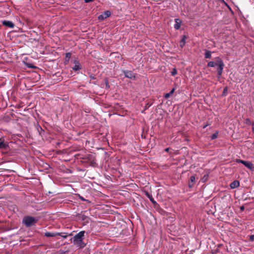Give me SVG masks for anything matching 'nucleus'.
Masks as SVG:
<instances>
[{
    "label": "nucleus",
    "mask_w": 254,
    "mask_h": 254,
    "mask_svg": "<svg viewBox=\"0 0 254 254\" xmlns=\"http://www.w3.org/2000/svg\"><path fill=\"white\" fill-rule=\"evenodd\" d=\"M84 231L79 232L71 239L70 240L71 243H73V244L77 247L80 248H84L85 246V244L83 241V238L84 236Z\"/></svg>",
    "instance_id": "obj_1"
},
{
    "label": "nucleus",
    "mask_w": 254,
    "mask_h": 254,
    "mask_svg": "<svg viewBox=\"0 0 254 254\" xmlns=\"http://www.w3.org/2000/svg\"><path fill=\"white\" fill-rule=\"evenodd\" d=\"M37 220L33 217L26 216L23 219V223L27 227H31L37 222Z\"/></svg>",
    "instance_id": "obj_2"
},
{
    "label": "nucleus",
    "mask_w": 254,
    "mask_h": 254,
    "mask_svg": "<svg viewBox=\"0 0 254 254\" xmlns=\"http://www.w3.org/2000/svg\"><path fill=\"white\" fill-rule=\"evenodd\" d=\"M217 65L218 66L217 68L218 78L220 79L222 73L223 67L224 66L223 61L221 60L217 62Z\"/></svg>",
    "instance_id": "obj_3"
},
{
    "label": "nucleus",
    "mask_w": 254,
    "mask_h": 254,
    "mask_svg": "<svg viewBox=\"0 0 254 254\" xmlns=\"http://www.w3.org/2000/svg\"><path fill=\"white\" fill-rule=\"evenodd\" d=\"M239 163L243 164L245 167L251 171H254V165L250 161H244L239 159Z\"/></svg>",
    "instance_id": "obj_4"
},
{
    "label": "nucleus",
    "mask_w": 254,
    "mask_h": 254,
    "mask_svg": "<svg viewBox=\"0 0 254 254\" xmlns=\"http://www.w3.org/2000/svg\"><path fill=\"white\" fill-rule=\"evenodd\" d=\"M123 72L124 73L125 76L128 78L135 79L136 78V74L132 72L131 71L124 70Z\"/></svg>",
    "instance_id": "obj_5"
},
{
    "label": "nucleus",
    "mask_w": 254,
    "mask_h": 254,
    "mask_svg": "<svg viewBox=\"0 0 254 254\" xmlns=\"http://www.w3.org/2000/svg\"><path fill=\"white\" fill-rule=\"evenodd\" d=\"M88 159L90 162V165L93 167L97 166L95 157L94 154H89L87 157Z\"/></svg>",
    "instance_id": "obj_6"
},
{
    "label": "nucleus",
    "mask_w": 254,
    "mask_h": 254,
    "mask_svg": "<svg viewBox=\"0 0 254 254\" xmlns=\"http://www.w3.org/2000/svg\"><path fill=\"white\" fill-rule=\"evenodd\" d=\"M111 15V12L109 10L105 11L103 13L100 15L98 17V20L102 21L105 19L109 17Z\"/></svg>",
    "instance_id": "obj_7"
},
{
    "label": "nucleus",
    "mask_w": 254,
    "mask_h": 254,
    "mask_svg": "<svg viewBox=\"0 0 254 254\" xmlns=\"http://www.w3.org/2000/svg\"><path fill=\"white\" fill-rule=\"evenodd\" d=\"M58 235H61V233L50 232H47L45 233V236L47 237H54Z\"/></svg>",
    "instance_id": "obj_8"
},
{
    "label": "nucleus",
    "mask_w": 254,
    "mask_h": 254,
    "mask_svg": "<svg viewBox=\"0 0 254 254\" xmlns=\"http://www.w3.org/2000/svg\"><path fill=\"white\" fill-rule=\"evenodd\" d=\"M2 23L4 26L11 28H13L14 26V24L10 21L3 20Z\"/></svg>",
    "instance_id": "obj_9"
},
{
    "label": "nucleus",
    "mask_w": 254,
    "mask_h": 254,
    "mask_svg": "<svg viewBox=\"0 0 254 254\" xmlns=\"http://www.w3.org/2000/svg\"><path fill=\"white\" fill-rule=\"evenodd\" d=\"M75 65L72 67V69L74 71H77L81 69V66L78 61L74 62Z\"/></svg>",
    "instance_id": "obj_10"
},
{
    "label": "nucleus",
    "mask_w": 254,
    "mask_h": 254,
    "mask_svg": "<svg viewBox=\"0 0 254 254\" xmlns=\"http://www.w3.org/2000/svg\"><path fill=\"white\" fill-rule=\"evenodd\" d=\"M182 21L179 18L175 19V24L174 25V28L176 30L180 29Z\"/></svg>",
    "instance_id": "obj_11"
},
{
    "label": "nucleus",
    "mask_w": 254,
    "mask_h": 254,
    "mask_svg": "<svg viewBox=\"0 0 254 254\" xmlns=\"http://www.w3.org/2000/svg\"><path fill=\"white\" fill-rule=\"evenodd\" d=\"M195 182V177L194 176H191L190 178V182H189V187L191 188L193 187L194 184Z\"/></svg>",
    "instance_id": "obj_12"
},
{
    "label": "nucleus",
    "mask_w": 254,
    "mask_h": 254,
    "mask_svg": "<svg viewBox=\"0 0 254 254\" xmlns=\"http://www.w3.org/2000/svg\"><path fill=\"white\" fill-rule=\"evenodd\" d=\"M230 186L231 189H235L238 187V181L236 180L234 181L233 182L231 183Z\"/></svg>",
    "instance_id": "obj_13"
},
{
    "label": "nucleus",
    "mask_w": 254,
    "mask_h": 254,
    "mask_svg": "<svg viewBox=\"0 0 254 254\" xmlns=\"http://www.w3.org/2000/svg\"><path fill=\"white\" fill-rule=\"evenodd\" d=\"M187 39V37L186 35H184L183 36V38L180 42V46L182 48H183L184 46L185 43H186V40Z\"/></svg>",
    "instance_id": "obj_14"
},
{
    "label": "nucleus",
    "mask_w": 254,
    "mask_h": 254,
    "mask_svg": "<svg viewBox=\"0 0 254 254\" xmlns=\"http://www.w3.org/2000/svg\"><path fill=\"white\" fill-rule=\"evenodd\" d=\"M175 92V88H173L169 93H166L164 95V98L167 99L169 98Z\"/></svg>",
    "instance_id": "obj_15"
},
{
    "label": "nucleus",
    "mask_w": 254,
    "mask_h": 254,
    "mask_svg": "<svg viewBox=\"0 0 254 254\" xmlns=\"http://www.w3.org/2000/svg\"><path fill=\"white\" fill-rule=\"evenodd\" d=\"M204 56L206 59H210L211 57V52L206 50Z\"/></svg>",
    "instance_id": "obj_16"
},
{
    "label": "nucleus",
    "mask_w": 254,
    "mask_h": 254,
    "mask_svg": "<svg viewBox=\"0 0 254 254\" xmlns=\"http://www.w3.org/2000/svg\"><path fill=\"white\" fill-rule=\"evenodd\" d=\"M147 195L148 197L149 198L151 202L153 203L154 204H157V203L156 201L154 199V198L152 197V195L149 194L148 193H147Z\"/></svg>",
    "instance_id": "obj_17"
},
{
    "label": "nucleus",
    "mask_w": 254,
    "mask_h": 254,
    "mask_svg": "<svg viewBox=\"0 0 254 254\" xmlns=\"http://www.w3.org/2000/svg\"><path fill=\"white\" fill-rule=\"evenodd\" d=\"M71 54L70 53H67L65 55V62L68 63L70 58H71Z\"/></svg>",
    "instance_id": "obj_18"
},
{
    "label": "nucleus",
    "mask_w": 254,
    "mask_h": 254,
    "mask_svg": "<svg viewBox=\"0 0 254 254\" xmlns=\"http://www.w3.org/2000/svg\"><path fill=\"white\" fill-rule=\"evenodd\" d=\"M216 65H217V63H216L214 62H209L208 64H207V65L209 67H214Z\"/></svg>",
    "instance_id": "obj_19"
},
{
    "label": "nucleus",
    "mask_w": 254,
    "mask_h": 254,
    "mask_svg": "<svg viewBox=\"0 0 254 254\" xmlns=\"http://www.w3.org/2000/svg\"><path fill=\"white\" fill-rule=\"evenodd\" d=\"M219 134V131H216L214 133H213L211 136V139H214L215 138H216L217 137H218V135Z\"/></svg>",
    "instance_id": "obj_20"
},
{
    "label": "nucleus",
    "mask_w": 254,
    "mask_h": 254,
    "mask_svg": "<svg viewBox=\"0 0 254 254\" xmlns=\"http://www.w3.org/2000/svg\"><path fill=\"white\" fill-rule=\"evenodd\" d=\"M38 131L39 132V134L41 135H42L43 133H44V130L41 127H37Z\"/></svg>",
    "instance_id": "obj_21"
},
{
    "label": "nucleus",
    "mask_w": 254,
    "mask_h": 254,
    "mask_svg": "<svg viewBox=\"0 0 254 254\" xmlns=\"http://www.w3.org/2000/svg\"><path fill=\"white\" fill-rule=\"evenodd\" d=\"M208 179V174H206L203 176L202 178V181L203 182H206Z\"/></svg>",
    "instance_id": "obj_22"
},
{
    "label": "nucleus",
    "mask_w": 254,
    "mask_h": 254,
    "mask_svg": "<svg viewBox=\"0 0 254 254\" xmlns=\"http://www.w3.org/2000/svg\"><path fill=\"white\" fill-rule=\"evenodd\" d=\"M178 72L177 69L176 68H174L171 71V75L172 76H175L177 74Z\"/></svg>",
    "instance_id": "obj_23"
},
{
    "label": "nucleus",
    "mask_w": 254,
    "mask_h": 254,
    "mask_svg": "<svg viewBox=\"0 0 254 254\" xmlns=\"http://www.w3.org/2000/svg\"><path fill=\"white\" fill-rule=\"evenodd\" d=\"M8 146V144H0V148H6Z\"/></svg>",
    "instance_id": "obj_24"
},
{
    "label": "nucleus",
    "mask_w": 254,
    "mask_h": 254,
    "mask_svg": "<svg viewBox=\"0 0 254 254\" xmlns=\"http://www.w3.org/2000/svg\"><path fill=\"white\" fill-rule=\"evenodd\" d=\"M79 217L82 220H85L87 218V217L85 215H81V216Z\"/></svg>",
    "instance_id": "obj_25"
},
{
    "label": "nucleus",
    "mask_w": 254,
    "mask_h": 254,
    "mask_svg": "<svg viewBox=\"0 0 254 254\" xmlns=\"http://www.w3.org/2000/svg\"><path fill=\"white\" fill-rule=\"evenodd\" d=\"M250 240L252 242L254 241V235L250 236Z\"/></svg>",
    "instance_id": "obj_26"
},
{
    "label": "nucleus",
    "mask_w": 254,
    "mask_h": 254,
    "mask_svg": "<svg viewBox=\"0 0 254 254\" xmlns=\"http://www.w3.org/2000/svg\"><path fill=\"white\" fill-rule=\"evenodd\" d=\"M106 86L107 88H109L110 87L109 83L108 80L106 81Z\"/></svg>",
    "instance_id": "obj_27"
},
{
    "label": "nucleus",
    "mask_w": 254,
    "mask_h": 254,
    "mask_svg": "<svg viewBox=\"0 0 254 254\" xmlns=\"http://www.w3.org/2000/svg\"><path fill=\"white\" fill-rule=\"evenodd\" d=\"M61 233V235H60L61 237H63L64 239H66L67 237V235H63L62 233Z\"/></svg>",
    "instance_id": "obj_28"
},
{
    "label": "nucleus",
    "mask_w": 254,
    "mask_h": 254,
    "mask_svg": "<svg viewBox=\"0 0 254 254\" xmlns=\"http://www.w3.org/2000/svg\"><path fill=\"white\" fill-rule=\"evenodd\" d=\"M85 3H89L93 1L94 0H84Z\"/></svg>",
    "instance_id": "obj_29"
},
{
    "label": "nucleus",
    "mask_w": 254,
    "mask_h": 254,
    "mask_svg": "<svg viewBox=\"0 0 254 254\" xmlns=\"http://www.w3.org/2000/svg\"><path fill=\"white\" fill-rule=\"evenodd\" d=\"M240 208L241 210L243 211V210H244V209H245V207H244V206H241L240 207Z\"/></svg>",
    "instance_id": "obj_30"
},
{
    "label": "nucleus",
    "mask_w": 254,
    "mask_h": 254,
    "mask_svg": "<svg viewBox=\"0 0 254 254\" xmlns=\"http://www.w3.org/2000/svg\"><path fill=\"white\" fill-rule=\"evenodd\" d=\"M4 139L2 138H0V143H3L4 142Z\"/></svg>",
    "instance_id": "obj_31"
},
{
    "label": "nucleus",
    "mask_w": 254,
    "mask_h": 254,
    "mask_svg": "<svg viewBox=\"0 0 254 254\" xmlns=\"http://www.w3.org/2000/svg\"><path fill=\"white\" fill-rule=\"evenodd\" d=\"M252 130L254 132V123L252 124Z\"/></svg>",
    "instance_id": "obj_32"
},
{
    "label": "nucleus",
    "mask_w": 254,
    "mask_h": 254,
    "mask_svg": "<svg viewBox=\"0 0 254 254\" xmlns=\"http://www.w3.org/2000/svg\"><path fill=\"white\" fill-rule=\"evenodd\" d=\"M91 78L92 79H95V77L94 76H90Z\"/></svg>",
    "instance_id": "obj_33"
},
{
    "label": "nucleus",
    "mask_w": 254,
    "mask_h": 254,
    "mask_svg": "<svg viewBox=\"0 0 254 254\" xmlns=\"http://www.w3.org/2000/svg\"><path fill=\"white\" fill-rule=\"evenodd\" d=\"M207 126H208V125H206L204 126L203 128H205Z\"/></svg>",
    "instance_id": "obj_34"
},
{
    "label": "nucleus",
    "mask_w": 254,
    "mask_h": 254,
    "mask_svg": "<svg viewBox=\"0 0 254 254\" xmlns=\"http://www.w3.org/2000/svg\"><path fill=\"white\" fill-rule=\"evenodd\" d=\"M169 148H166V149H165V151H167V152H168V151H169Z\"/></svg>",
    "instance_id": "obj_35"
}]
</instances>
